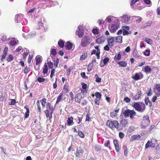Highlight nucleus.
Here are the masks:
<instances>
[{"mask_svg":"<svg viewBox=\"0 0 160 160\" xmlns=\"http://www.w3.org/2000/svg\"><path fill=\"white\" fill-rule=\"evenodd\" d=\"M132 106L136 110L140 113L143 112L146 109L145 104L142 102H135Z\"/></svg>","mask_w":160,"mask_h":160,"instance_id":"nucleus-1","label":"nucleus"},{"mask_svg":"<svg viewBox=\"0 0 160 160\" xmlns=\"http://www.w3.org/2000/svg\"><path fill=\"white\" fill-rule=\"evenodd\" d=\"M107 126L112 130L116 128L118 130H120L121 128L119 127V124L117 120L110 121L108 120L106 123Z\"/></svg>","mask_w":160,"mask_h":160,"instance_id":"nucleus-2","label":"nucleus"},{"mask_svg":"<svg viewBox=\"0 0 160 160\" xmlns=\"http://www.w3.org/2000/svg\"><path fill=\"white\" fill-rule=\"evenodd\" d=\"M40 1L39 7L43 9L54 5L53 2L52 0H40Z\"/></svg>","mask_w":160,"mask_h":160,"instance_id":"nucleus-3","label":"nucleus"},{"mask_svg":"<svg viewBox=\"0 0 160 160\" xmlns=\"http://www.w3.org/2000/svg\"><path fill=\"white\" fill-rule=\"evenodd\" d=\"M15 21L17 23H21L23 25H26L28 23V21L23 17L22 14H17L15 16Z\"/></svg>","mask_w":160,"mask_h":160,"instance_id":"nucleus-4","label":"nucleus"},{"mask_svg":"<svg viewBox=\"0 0 160 160\" xmlns=\"http://www.w3.org/2000/svg\"><path fill=\"white\" fill-rule=\"evenodd\" d=\"M90 43V39L89 36L83 37L82 39L81 45L82 47L85 48Z\"/></svg>","mask_w":160,"mask_h":160,"instance_id":"nucleus-5","label":"nucleus"},{"mask_svg":"<svg viewBox=\"0 0 160 160\" xmlns=\"http://www.w3.org/2000/svg\"><path fill=\"white\" fill-rule=\"evenodd\" d=\"M44 19L42 17H40L38 18V23L37 28L38 29H41V32H43L44 31V28L43 27V22H44Z\"/></svg>","mask_w":160,"mask_h":160,"instance_id":"nucleus-6","label":"nucleus"},{"mask_svg":"<svg viewBox=\"0 0 160 160\" xmlns=\"http://www.w3.org/2000/svg\"><path fill=\"white\" fill-rule=\"evenodd\" d=\"M84 29L82 26L79 25L76 32V34L78 36L79 38H82L84 35Z\"/></svg>","mask_w":160,"mask_h":160,"instance_id":"nucleus-7","label":"nucleus"},{"mask_svg":"<svg viewBox=\"0 0 160 160\" xmlns=\"http://www.w3.org/2000/svg\"><path fill=\"white\" fill-rule=\"evenodd\" d=\"M139 0H132L131 2V7L134 9H137L138 10H140L141 9V6H139V4L137 5H134L136 2L138 1ZM140 4H139L140 5Z\"/></svg>","mask_w":160,"mask_h":160,"instance_id":"nucleus-8","label":"nucleus"},{"mask_svg":"<svg viewBox=\"0 0 160 160\" xmlns=\"http://www.w3.org/2000/svg\"><path fill=\"white\" fill-rule=\"evenodd\" d=\"M121 21L125 23H129L130 22V17L127 15H124L121 17Z\"/></svg>","mask_w":160,"mask_h":160,"instance_id":"nucleus-9","label":"nucleus"},{"mask_svg":"<svg viewBox=\"0 0 160 160\" xmlns=\"http://www.w3.org/2000/svg\"><path fill=\"white\" fill-rule=\"evenodd\" d=\"M143 77V75L141 72L139 73H136L135 74V75L132 78L135 80H138L141 79Z\"/></svg>","mask_w":160,"mask_h":160,"instance_id":"nucleus-10","label":"nucleus"},{"mask_svg":"<svg viewBox=\"0 0 160 160\" xmlns=\"http://www.w3.org/2000/svg\"><path fill=\"white\" fill-rule=\"evenodd\" d=\"M125 108H122V111L124 118H126L129 117L130 110L128 109L127 110H125Z\"/></svg>","mask_w":160,"mask_h":160,"instance_id":"nucleus-11","label":"nucleus"},{"mask_svg":"<svg viewBox=\"0 0 160 160\" xmlns=\"http://www.w3.org/2000/svg\"><path fill=\"white\" fill-rule=\"evenodd\" d=\"M46 110L48 111L51 110V112H52L55 110V108L53 107L50 102H48L46 103Z\"/></svg>","mask_w":160,"mask_h":160,"instance_id":"nucleus-12","label":"nucleus"},{"mask_svg":"<svg viewBox=\"0 0 160 160\" xmlns=\"http://www.w3.org/2000/svg\"><path fill=\"white\" fill-rule=\"evenodd\" d=\"M154 92L157 97L160 96V84H157L155 86Z\"/></svg>","mask_w":160,"mask_h":160,"instance_id":"nucleus-13","label":"nucleus"},{"mask_svg":"<svg viewBox=\"0 0 160 160\" xmlns=\"http://www.w3.org/2000/svg\"><path fill=\"white\" fill-rule=\"evenodd\" d=\"M53 112H50L49 111H48V110H46L45 111V113L46 115V117L47 118H49L48 120L51 121V119L52 118V115Z\"/></svg>","mask_w":160,"mask_h":160,"instance_id":"nucleus-14","label":"nucleus"},{"mask_svg":"<svg viewBox=\"0 0 160 160\" xmlns=\"http://www.w3.org/2000/svg\"><path fill=\"white\" fill-rule=\"evenodd\" d=\"M113 143L116 151L117 152H118L120 151V147L118 143V141L116 139H114L113 141Z\"/></svg>","mask_w":160,"mask_h":160,"instance_id":"nucleus-15","label":"nucleus"},{"mask_svg":"<svg viewBox=\"0 0 160 160\" xmlns=\"http://www.w3.org/2000/svg\"><path fill=\"white\" fill-rule=\"evenodd\" d=\"M83 152V150L81 148H77L75 154L76 157H80L82 155Z\"/></svg>","mask_w":160,"mask_h":160,"instance_id":"nucleus-16","label":"nucleus"},{"mask_svg":"<svg viewBox=\"0 0 160 160\" xmlns=\"http://www.w3.org/2000/svg\"><path fill=\"white\" fill-rule=\"evenodd\" d=\"M105 39L106 38L102 36L97 39L96 40V42L97 43L101 44L104 42L105 40Z\"/></svg>","mask_w":160,"mask_h":160,"instance_id":"nucleus-17","label":"nucleus"},{"mask_svg":"<svg viewBox=\"0 0 160 160\" xmlns=\"http://www.w3.org/2000/svg\"><path fill=\"white\" fill-rule=\"evenodd\" d=\"M35 60H36V64L38 65L42 62V57L41 56L38 55H37L35 58Z\"/></svg>","mask_w":160,"mask_h":160,"instance_id":"nucleus-18","label":"nucleus"},{"mask_svg":"<svg viewBox=\"0 0 160 160\" xmlns=\"http://www.w3.org/2000/svg\"><path fill=\"white\" fill-rule=\"evenodd\" d=\"M127 123L128 122L126 119H122L120 122V123L119 125V127L120 128H121L122 129L123 127H126V125L127 124Z\"/></svg>","mask_w":160,"mask_h":160,"instance_id":"nucleus-19","label":"nucleus"},{"mask_svg":"<svg viewBox=\"0 0 160 160\" xmlns=\"http://www.w3.org/2000/svg\"><path fill=\"white\" fill-rule=\"evenodd\" d=\"M142 94L141 91H138L137 94L134 96H133V99L135 100H138L141 97Z\"/></svg>","mask_w":160,"mask_h":160,"instance_id":"nucleus-20","label":"nucleus"},{"mask_svg":"<svg viewBox=\"0 0 160 160\" xmlns=\"http://www.w3.org/2000/svg\"><path fill=\"white\" fill-rule=\"evenodd\" d=\"M118 27L115 24H113L110 28V31L111 32L113 33L117 29Z\"/></svg>","mask_w":160,"mask_h":160,"instance_id":"nucleus-21","label":"nucleus"},{"mask_svg":"<svg viewBox=\"0 0 160 160\" xmlns=\"http://www.w3.org/2000/svg\"><path fill=\"white\" fill-rule=\"evenodd\" d=\"M115 37H112L111 38L108 39V43L110 47H112L113 46L112 44L114 41V38Z\"/></svg>","mask_w":160,"mask_h":160,"instance_id":"nucleus-22","label":"nucleus"},{"mask_svg":"<svg viewBox=\"0 0 160 160\" xmlns=\"http://www.w3.org/2000/svg\"><path fill=\"white\" fill-rule=\"evenodd\" d=\"M72 44L70 42H67L66 43L65 47L66 49L69 50H71L72 48Z\"/></svg>","mask_w":160,"mask_h":160,"instance_id":"nucleus-23","label":"nucleus"},{"mask_svg":"<svg viewBox=\"0 0 160 160\" xmlns=\"http://www.w3.org/2000/svg\"><path fill=\"white\" fill-rule=\"evenodd\" d=\"M57 54V52L55 49V47L54 46H52L50 51V54L55 56Z\"/></svg>","mask_w":160,"mask_h":160,"instance_id":"nucleus-24","label":"nucleus"},{"mask_svg":"<svg viewBox=\"0 0 160 160\" xmlns=\"http://www.w3.org/2000/svg\"><path fill=\"white\" fill-rule=\"evenodd\" d=\"M143 118V121H144V122L147 123L148 124H150V120L149 119V116L148 115L144 116Z\"/></svg>","mask_w":160,"mask_h":160,"instance_id":"nucleus-25","label":"nucleus"},{"mask_svg":"<svg viewBox=\"0 0 160 160\" xmlns=\"http://www.w3.org/2000/svg\"><path fill=\"white\" fill-rule=\"evenodd\" d=\"M140 138V136L139 134L132 135L130 139L131 141H133L136 140H138Z\"/></svg>","mask_w":160,"mask_h":160,"instance_id":"nucleus-26","label":"nucleus"},{"mask_svg":"<svg viewBox=\"0 0 160 160\" xmlns=\"http://www.w3.org/2000/svg\"><path fill=\"white\" fill-rule=\"evenodd\" d=\"M118 65H119V67H125L127 65V63L125 61H120L117 62Z\"/></svg>","mask_w":160,"mask_h":160,"instance_id":"nucleus-27","label":"nucleus"},{"mask_svg":"<svg viewBox=\"0 0 160 160\" xmlns=\"http://www.w3.org/2000/svg\"><path fill=\"white\" fill-rule=\"evenodd\" d=\"M136 112L133 110H130L129 113L130 118L131 119H132L134 118V117L136 116Z\"/></svg>","mask_w":160,"mask_h":160,"instance_id":"nucleus-28","label":"nucleus"},{"mask_svg":"<svg viewBox=\"0 0 160 160\" xmlns=\"http://www.w3.org/2000/svg\"><path fill=\"white\" fill-rule=\"evenodd\" d=\"M73 124V118L72 117L68 118L67 120V124L68 126H71Z\"/></svg>","mask_w":160,"mask_h":160,"instance_id":"nucleus-29","label":"nucleus"},{"mask_svg":"<svg viewBox=\"0 0 160 160\" xmlns=\"http://www.w3.org/2000/svg\"><path fill=\"white\" fill-rule=\"evenodd\" d=\"M109 59L108 57L105 58L103 60V62L104 63L103 64H101V63L100 64V65L101 67H104L106 63L109 61Z\"/></svg>","mask_w":160,"mask_h":160,"instance_id":"nucleus-30","label":"nucleus"},{"mask_svg":"<svg viewBox=\"0 0 160 160\" xmlns=\"http://www.w3.org/2000/svg\"><path fill=\"white\" fill-rule=\"evenodd\" d=\"M24 108L26 109V112L25 113V118H26L28 117L30 112L29 108H28V107L27 106H25Z\"/></svg>","mask_w":160,"mask_h":160,"instance_id":"nucleus-31","label":"nucleus"},{"mask_svg":"<svg viewBox=\"0 0 160 160\" xmlns=\"http://www.w3.org/2000/svg\"><path fill=\"white\" fill-rule=\"evenodd\" d=\"M65 42L61 39L59 40L58 42V44L59 46L61 48H63L64 46Z\"/></svg>","mask_w":160,"mask_h":160,"instance_id":"nucleus-32","label":"nucleus"},{"mask_svg":"<svg viewBox=\"0 0 160 160\" xmlns=\"http://www.w3.org/2000/svg\"><path fill=\"white\" fill-rule=\"evenodd\" d=\"M115 42H118L122 43V36H118L115 38Z\"/></svg>","mask_w":160,"mask_h":160,"instance_id":"nucleus-33","label":"nucleus"},{"mask_svg":"<svg viewBox=\"0 0 160 160\" xmlns=\"http://www.w3.org/2000/svg\"><path fill=\"white\" fill-rule=\"evenodd\" d=\"M87 56L88 55L87 52H84L80 58V60L83 61L85 60L87 57Z\"/></svg>","mask_w":160,"mask_h":160,"instance_id":"nucleus-34","label":"nucleus"},{"mask_svg":"<svg viewBox=\"0 0 160 160\" xmlns=\"http://www.w3.org/2000/svg\"><path fill=\"white\" fill-rule=\"evenodd\" d=\"M48 72V68L47 65L45 63L44 64L42 72L44 74H47Z\"/></svg>","mask_w":160,"mask_h":160,"instance_id":"nucleus-35","label":"nucleus"},{"mask_svg":"<svg viewBox=\"0 0 160 160\" xmlns=\"http://www.w3.org/2000/svg\"><path fill=\"white\" fill-rule=\"evenodd\" d=\"M143 40L148 44L150 45L152 44L153 42L152 41L151 39L146 37L144 38H143Z\"/></svg>","mask_w":160,"mask_h":160,"instance_id":"nucleus-36","label":"nucleus"},{"mask_svg":"<svg viewBox=\"0 0 160 160\" xmlns=\"http://www.w3.org/2000/svg\"><path fill=\"white\" fill-rule=\"evenodd\" d=\"M19 43L18 40H11L9 42V44L11 46H16L17 44Z\"/></svg>","mask_w":160,"mask_h":160,"instance_id":"nucleus-37","label":"nucleus"},{"mask_svg":"<svg viewBox=\"0 0 160 160\" xmlns=\"http://www.w3.org/2000/svg\"><path fill=\"white\" fill-rule=\"evenodd\" d=\"M25 49H26V52L25 51L22 54V56L23 58V59H26V58L29 52V50H28L26 48H25Z\"/></svg>","mask_w":160,"mask_h":160,"instance_id":"nucleus-38","label":"nucleus"},{"mask_svg":"<svg viewBox=\"0 0 160 160\" xmlns=\"http://www.w3.org/2000/svg\"><path fill=\"white\" fill-rule=\"evenodd\" d=\"M63 95V93L62 92L60 93L59 95L58 96L57 99V101L56 102V104H57L60 101H61V100L62 99V97Z\"/></svg>","mask_w":160,"mask_h":160,"instance_id":"nucleus-39","label":"nucleus"},{"mask_svg":"<svg viewBox=\"0 0 160 160\" xmlns=\"http://www.w3.org/2000/svg\"><path fill=\"white\" fill-rule=\"evenodd\" d=\"M132 54L133 56L136 58H139L140 57V56L138 54L137 51L135 50L133 51Z\"/></svg>","mask_w":160,"mask_h":160,"instance_id":"nucleus-40","label":"nucleus"},{"mask_svg":"<svg viewBox=\"0 0 160 160\" xmlns=\"http://www.w3.org/2000/svg\"><path fill=\"white\" fill-rule=\"evenodd\" d=\"M144 70V71L146 73H149L152 71L151 68L148 66L145 67Z\"/></svg>","mask_w":160,"mask_h":160,"instance_id":"nucleus-41","label":"nucleus"},{"mask_svg":"<svg viewBox=\"0 0 160 160\" xmlns=\"http://www.w3.org/2000/svg\"><path fill=\"white\" fill-rule=\"evenodd\" d=\"M134 18H135V19H136V22L137 23H139L142 20V18L140 17L134 16Z\"/></svg>","mask_w":160,"mask_h":160,"instance_id":"nucleus-42","label":"nucleus"},{"mask_svg":"<svg viewBox=\"0 0 160 160\" xmlns=\"http://www.w3.org/2000/svg\"><path fill=\"white\" fill-rule=\"evenodd\" d=\"M114 17L111 16H108L106 19L105 21H108V22H110L112 21Z\"/></svg>","mask_w":160,"mask_h":160,"instance_id":"nucleus-43","label":"nucleus"},{"mask_svg":"<svg viewBox=\"0 0 160 160\" xmlns=\"http://www.w3.org/2000/svg\"><path fill=\"white\" fill-rule=\"evenodd\" d=\"M95 95L96 97V98L100 99L102 96V94L101 92H97L95 93Z\"/></svg>","mask_w":160,"mask_h":160,"instance_id":"nucleus-44","label":"nucleus"},{"mask_svg":"<svg viewBox=\"0 0 160 160\" xmlns=\"http://www.w3.org/2000/svg\"><path fill=\"white\" fill-rule=\"evenodd\" d=\"M13 59V57L12 55L10 54L9 55L8 57L7 58V60L8 62L12 61Z\"/></svg>","mask_w":160,"mask_h":160,"instance_id":"nucleus-45","label":"nucleus"},{"mask_svg":"<svg viewBox=\"0 0 160 160\" xmlns=\"http://www.w3.org/2000/svg\"><path fill=\"white\" fill-rule=\"evenodd\" d=\"M37 33L36 32L33 31L32 32L28 34V36L31 38L34 37L36 35Z\"/></svg>","mask_w":160,"mask_h":160,"instance_id":"nucleus-46","label":"nucleus"},{"mask_svg":"<svg viewBox=\"0 0 160 160\" xmlns=\"http://www.w3.org/2000/svg\"><path fill=\"white\" fill-rule=\"evenodd\" d=\"M143 54L146 56H148L150 55V50L146 49L143 52Z\"/></svg>","mask_w":160,"mask_h":160,"instance_id":"nucleus-47","label":"nucleus"},{"mask_svg":"<svg viewBox=\"0 0 160 160\" xmlns=\"http://www.w3.org/2000/svg\"><path fill=\"white\" fill-rule=\"evenodd\" d=\"M123 148L124 151V154L125 156H127L128 153V149L126 146H123Z\"/></svg>","mask_w":160,"mask_h":160,"instance_id":"nucleus-48","label":"nucleus"},{"mask_svg":"<svg viewBox=\"0 0 160 160\" xmlns=\"http://www.w3.org/2000/svg\"><path fill=\"white\" fill-rule=\"evenodd\" d=\"M122 33L123 35H126L129 34H130L131 32H129L128 31L126 30L125 29H122Z\"/></svg>","mask_w":160,"mask_h":160,"instance_id":"nucleus-49","label":"nucleus"},{"mask_svg":"<svg viewBox=\"0 0 160 160\" xmlns=\"http://www.w3.org/2000/svg\"><path fill=\"white\" fill-rule=\"evenodd\" d=\"M59 62V59L58 58H57L56 60H54V65L56 68L58 66Z\"/></svg>","mask_w":160,"mask_h":160,"instance_id":"nucleus-50","label":"nucleus"},{"mask_svg":"<svg viewBox=\"0 0 160 160\" xmlns=\"http://www.w3.org/2000/svg\"><path fill=\"white\" fill-rule=\"evenodd\" d=\"M93 64L92 63H89L88 65L87 69L88 72H90L92 69Z\"/></svg>","mask_w":160,"mask_h":160,"instance_id":"nucleus-51","label":"nucleus"},{"mask_svg":"<svg viewBox=\"0 0 160 160\" xmlns=\"http://www.w3.org/2000/svg\"><path fill=\"white\" fill-rule=\"evenodd\" d=\"M96 78L95 81L98 82H101V78L99 77L97 74H96L95 75Z\"/></svg>","mask_w":160,"mask_h":160,"instance_id":"nucleus-52","label":"nucleus"},{"mask_svg":"<svg viewBox=\"0 0 160 160\" xmlns=\"http://www.w3.org/2000/svg\"><path fill=\"white\" fill-rule=\"evenodd\" d=\"M150 143L153 144V143L152 142V141H151V142H150V141L148 140L145 145V148H148L150 147V146H151L150 145Z\"/></svg>","mask_w":160,"mask_h":160,"instance_id":"nucleus-53","label":"nucleus"},{"mask_svg":"<svg viewBox=\"0 0 160 160\" xmlns=\"http://www.w3.org/2000/svg\"><path fill=\"white\" fill-rule=\"evenodd\" d=\"M46 99L45 98H42L41 101L42 105V107H45V104L46 102Z\"/></svg>","mask_w":160,"mask_h":160,"instance_id":"nucleus-54","label":"nucleus"},{"mask_svg":"<svg viewBox=\"0 0 160 160\" xmlns=\"http://www.w3.org/2000/svg\"><path fill=\"white\" fill-rule=\"evenodd\" d=\"M22 31L24 32H28L29 31V28L28 27H23Z\"/></svg>","mask_w":160,"mask_h":160,"instance_id":"nucleus-55","label":"nucleus"},{"mask_svg":"<svg viewBox=\"0 0 160 160\" xmlns=\"http://www.w3.org/2000/svg\"><path fill=\"white\" fill-rule=\"evenodd\" d=\"M80 98L81 97L80 96V95L77 96H76L75 97V101L76 102L79 103L80 102Z\"/></svg>","mask_w":160,"mask_h":160,"instance_id":"nucleus-56","label":"nucleus"},{"mask_svg":"<svg viewBox=\"0 0 160 160\" xmlns=\"http://www.w3.org/2000/svg\"><path fill=\"white\" fill-rule=\"evenodd\" d=\"M116 58L117 60H120L121 58V55L120 54V53H119L117 55H116L114 58V59L115 60H116L115 58Z\"/></svg>","mask_w":160,"mask_h":160,"instance_id":"nucleus-57","label":"nucleus"},{"mask_svg":"<svg viewBox=\"0 0 160 160\" xmlns=\"http://www.w3.org/2000/svg\"><path fill=\"white\" fill-rule=\"evenodd\" d=\"M144 3L150 6L152 5V2L150 0H143Z\"/></svg>","mask_w":160,"mask_h":160,"instance_id":"nucleus-58","label":"nucleus"},{"mask_svg":"<svg viewBox=\"0 0 160 160\" xmlns=\"http://www.w3.org/2000/svg\"><path fill=\"white\" fill-rule=\"evenodd\" d=\"M37 80H38V81L39 82L41 83V82H43L45 81V79L44 78H42L41 77H39L38 78Z\"/></svg>","mask_w":160,"mask_h":160,"instance_id":"nucleus-59","label":"nucleus"},{"mask_svg":"<svg viewBox=\"0 0 160 160\" xmlns=\"http://www.w3.org/2000/svg\"><path fill=\"white\" fill-rule=\"evenodd\" d=\"M73 70V67H71L69 68H68L67 70V73L68 75H70L71 72Z\"/></svg>","mask_w":160,"mask_h":160,"instance_id":"nucleus-60","label":"nucleus"},{"mask_svg":"<svg viewBox=\"0 0 160 160\" xmlns=\"http://www.w3.org/2000/svg\"><path fill=\"white\" fill-rule=\"evenodd\" d=\"M110 115L112 118H114L117 117V114L115 112H113L110 113Z\"/></svg>","mask_w":160,"mask_h":160,"instance_id":"nucleus-61","label":"nucleus"},{"mask_svg":"<svg viewBox=\"0 0 160 160\" xmlns=\"http://www.w3.org/2000/svg\"><path fill=\"white\" fill-rule=\"evenodd\" d=\"M92 32L95 35H97L99 33V31L98 28L93 29L92 30Z\"/></svg>","mask_w":160,"mask_h":160,"instance_id":"nucleus-62","label":"nucleus"},{"mask_svg":"<svg viewBox=\"0 0 160 160\" xmlns=\"http://www.w3.org/2000/svg\"><path fill=\"white\" fill-rule=\"evenodd\" d=\"M47 64L48 65V66L49 68H51L52 69V68L53 67V64L52 62L50 61H48L47 62Z\"/></svg>","mask_w":160,"mask_h":160,"instance_id":"nucleus-63","label":"nucleus"},{"mask_svg":"<svg viewBox=\"0 0 160 160\" xmlns=\"http://www.w3.org/2000/svg\"><path fill=\"white\" fill-rule=\"evenodd\" d=\"M30 71V68H28L27 66H26L24 69V73L25 74H28Z\"/></svg>","mask_w":160,"mask_h":160,"instance_id":"nucleus-64","label":"nucleus"}]
</instances>
